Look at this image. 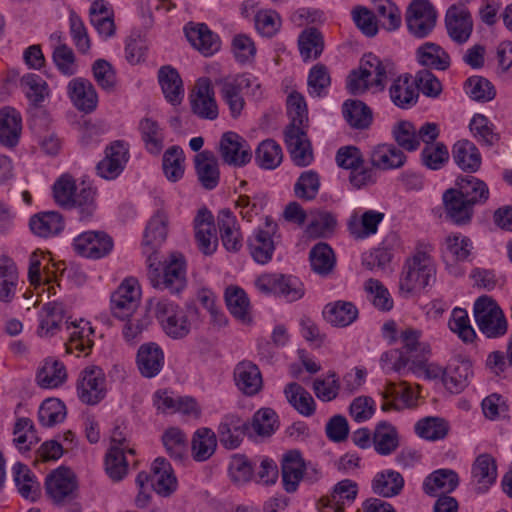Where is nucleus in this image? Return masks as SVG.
<instances>
[{
  "mask_svg": "<svg viewBox=\"0 0 512 512\" xmlns=\"http://www.w3.org/2000/svg\"><path fill=\"white\" fill-rule=\"evenodd\" d=\"M422 332L414 328H406L401 331L399 339L402 344L401 349L384 353L381 360L394 359L391 370L406 375L413 368H422L430 353L428 344L420 342Z\"/></svg>",
  "mask_w": 512,
  "mask_h": 512,
  "instance_id": "1",
  "label": "nucleus"
},
{
  "mask_svg": "<svg viewBox=\"0 0 512 512\" xmlns=\"http://www.w3.org/2000/svg\"><path fill=\"white\" fill-rule=\"evenodd\" d=\"M393 70V63L381 60L373 53L364 54L357 70H352L347 79V89L351 94L364 92L369 86L383 89L387 76Z\"/></svg>",
  "mask_w": 512,
  "mask_h": 512,
  "instance_id": "2",
  "label": "nucleus"
},
{
  "mask_svg": "<svg viewBox=\"0 0 512 512\" xmlns=\"http://www.w3.org/2000/svg\"><path fill=\"white\" fill-rule=\"evenodd\" d=\"M436 269L432 258L419 251L406 260L399 279V291L404 297H409L429 286L435 281Z\"/></svg>",
  "mask_w": 512,
  "mask_h": 512,
  "instance_id": "3",
  "label": "nucleus"
},
{
  "mask_svg": "<svg viewBox=\"0 0 512 512\" xmlns=\"http://www.w3.org/2000/svg\"><path fill=\"white\" fill-rule=\"evenodd\" d=\"M45 490L52 502L66 507V512H81L78 483L75 474L66 467H59L47 475Z\"/></svg>",
  "mask_w": 512,
  "mask_h": 512,
  "instance_id": "4",
  "label": "nucleus"
},
{
  "mask_svg": "<svg viewBox=\"0 0 512 512\" xmlns=\"http://www.w3.org/2000/svg\"><path fill=\"white\" fill-rule=\"evenodd\" d=\"M147 277L150 284L159 290H168L171 294H179L187 285L186 262L182 254H171L165 261L163 270L149 265Z\"/></svg>",
  "mask_w": 512,
  "mask_h": 512,
  "instance_id": "5",
  "label": "nucleus"
},
{
  "mask_svg": "<svg viewBox=\"0 0 512 512\" xmlns=\"http://www.w3.org/2000/svg\"><path fill=\"white\" fill-rule=\"evenodd\" d=\"M473 310L477 326L487 338H499L507 333L506 317L492 297L480 296L475 301Z\"/></svg>",
  "mask_w": 512,
  "mask_h": 512,
  "instance_id": "6",
  "label": "nucleus"
},
{
  "mask_svg": "<svg viewBox=\"0 0 512 512\" xmlns=\"http://www.w3.org/2000/svg\"><path fill=\"white\" fill-rule=\"evenodd\" d=\"M154 315L167 336L173 339L186 337L191 330L185 311L168 299L156 303Z\"/></svg>",
  "mask_w": 512,
  "mask_h": 512,
  "instance_id": "7",
  "label": "nucleus"
},
{
  "mask_svg": "<svg viewBox=\"0 0 512 512\" xmlns=\"http://www.w3.org/2000/svg\"><path fill=\"white\" fill-rule=\"evenodd\" d=\"M437 14L428 0H413L405 14L407 29L414 37H427L436 25Z\"/></svg>",
  "mask_w": 512,
  "mask_h": 512,
  "instance_id": "8",
  "label": "nucleus"
},
{
  "mask_svg": "<svg viewBox=\"0 0 512 512\" xmlns=\"http://www.w3.org/2000/svg\"><path fill=\"white\" fill-rule=\"evenodd\" d=\"M106 392V377L100 367H86L80 373L77 394L82 403L96 405L105 398Z\"/></svg>",
  "mask_w": 512,
  "mask_h": 512,
  "instance_id": "9",
  "label": "nucleus"
},
{
  "mask_svg": "<svg viewBox=\"0 0 512 512\" xmlns=\"http://www.w3.org/2000/svg\"><path fill=\"white\" fill-rule=\"evenodd\" d=\"M140 288L133 278L126 279L111 295V311L120 320L132 317L140 301Z\"/></svg>",
  "mask_w": 512,
  "mask_h": 512,
  "instance_id": "10",
  "label": "nucleus"
},
{
  "mask_svg": "<svg viewBox=\"0 0 512 512\" xmlns=\"http://www.w3.org/2000/svg\"><path fill=\"white\" fill-rule=\"evenodd\" d=\"M219 153L224 163L234 167H243L252 159V151L247 141L233 131L222 134Z\"/></svg>",
  "mask_w": 512,
  "mask_h": 512,
  "instance_id": "11",
  "label": "nucleus"
},
{
  "mask_svg": "<svg viewBox=\"0 0 512 512\" xmlns=\"http://www.w3.org/2000/svg\"><path fill=\"white\" fill-rule=\"evenodd\" d=\"M113 246L112 237L104 231H86L73 241L74 250L90 259H100L109 255Z\"/></svg>",
  "mask_w": 512,
  "mask_h": 512,
  "instance_id": "12",
  "label": "nucleus"
},
{
  "mask_svg": "<svg viewBox=\"0 0 512 512\" xmlns=\"http://www.w3.org/2000/svg\"><path fill=\"white\" fill-rule=\"evenodd\" d=\"M308 127L287 126L284 140L293 163L298 167H306L313 161L311 142L307 135Z\"/></svg>",
  "mask_w": 512,
  "mask_h": 512,
  "instance_id": "13",
  "label": "nucleus"
},
{
  "mask_svg": "<svg viewBox=\"0 0 512 512\" xmlns=\"http://www.w3.org/2000/svg\"><path fill=\"white\" fill-rule=\"evenodd\" d=\"M357 494V483L344 479L334 485L330 494L319 498L316 506L319 512H343L346 505L355 501Z\"/></svg>",
  "mask_w": 512,
  "mask_h": 512,
  "instance_id": "14",
  "label": "nucleus"
},
{
  "mask_svg": "<svg viewBox=\"0 0 512 512\" xmlns=\"http://www.w3.org/2000/svg\"><path fill=\"white\" fill-rule=\"evenodd\" d=\"M278 226L276 223L265 222L264 227H259L247 240V245L252 258L259 264L268 263L273 256L275 245L273 235Z\"/></svg>",
  "mask_w": 512,
  "mask_h": 512,
  "instance_id": "15",
  "label": "nucleus"
},
{
  "mask_svg": "<svg viewBox=\"0 0 512 512\" xmlns=\"http://www.w3.org/2000/svg\"><path fill=\"white\" fill-rule=\"evenodd\" d=\"M445 26L449 37L457 44L468 41L473 31V19L464 6L452 5L445 15Z\"/></svg>",
  "mask_w": 512,
  "mask_h": 512,
  "instance_id": "16",
  "label": "nucleus"
},
{
  "mask_svg": "<svg viewBox=\"0 0 512 512\" xmlns=\"http://www.w3.org/2000/svg\"><path fill=\"white\" fill-rule=\"evenodd\" d=\"M192 112L202 119L214 120L218 117V107L214 98V90L208 78L197 81L191 95Z\"/></svg>",
  "mask_w": 512,
  "mask_h": 512,
  "instance_id": "17",
  "label": "nucleus"
},
{
  "mask_svg": "<svg viewBox=\"0 0 512 512\" xmlns=\"http://www.w3.org/2000/svg\"><path fill=\"white\" fill-rule=\"evenodd\" d=\"M67 93L73 105L84 113H91L97 108L98 95L93 84L85 78L72 79L67 86Z\"/></svg>",
  "mask_w": 512,
  "mask_h": 512,
  "instance_id": "18",
  "label": "nucleus"
},
{
  "mask_svg": "<svg viewBox=\"0 0 512 512\" xmlns=\"http://www.w3.org/2000/svg\"><path fill=\"white\" fill-rule=\"evenodd\" d=\"M165 356L162 348L155 342L142 344L136 355V364L145 378L157 376L164 366Z\"/></svg>",
  "mask_w": 512,
  "mask_h": 512,
  "instance_id": "19",
  "label": "nucleus"
},
{
  "mask_svg": "<svg viewBox=\"0 0 512 512\" xmlns=\"http://www.w3.org/2000/svg\"><path fill=\"white\" fill-rule=\"evenodd\" d=\"M447 217L457 225H465L473 216V205L456 188L447 189L442 196Z\"/></svg>",
  "mask_w": 512,
  "mask_h": 512,
  "instance_id": "20",
  "label": "nucleus"
},
{
  "mask_svg": "<svg viewBox=\"0 0 512 512\" xmlns=\"http://www.w3.org/2000/svg\"><path fill=\"white\" fill-rule=\"evenodd\" d=\"M217 226L224 248L229 252H238L243 238L235 215L229 209H222L217 215Z\"/></svg>",
  "mask_w": 512,
  "mask_h": 512,
  "instance_id": "21",
  "label": "nucleus"
},
{
  "mask_svg": "<svg viewBox=\"0 0 512 512\" xmlns=\"http://www.w3.org/2000/svg\"><path fill=\"white\" fill-rule=\"evenodd\" d=\"M306 466L298 450L284 454L281 462L282 483L286 492L294 493L304 477Z\"/></svg>",
  "mask_w": 512,
  "mask_h": 512,
  "instance_id": "22",
  "label": "nucleus"
},
{
  "mask_svg": "<svg viewBox=\"0 0 512 512\" xmlns=\"http://www.w3.org/2000/svg\"><path fill=\"white\" fill-rule=\"evenodd\" d=\"M234 380L237 388L247 396L256 395L263 386L261 372L251 361H242L236 365Z\"/></svg>",
  "mask_w": 512,
  "mask_h": 512,
  "instance_id": "23",
  "label": "nucleus"
},
{
  "mask_svg": "<svg viewBox=\"0 0 512 512\" xmlns=\"http://www.w3.org/2000/svg\"><path fill=\"white\" fill-rule=\"evenodd\" d=\"M151 471L153 490L160 496H170L177 488L171 464L164 457H157L151 465Z\"/></svg>",
  "mask_w": 512,
  "mask_h": 512,
  "instance_id": "24",
  "label": "nucleus"
},
{
  "mask_svg": "<svg viewBox=\"0 0 512 512\" xmlns=\"http://www.w3.org/2000/svg\"><path fill=\"white\" fill-rule=\"evenodd\" d=\"M220 84L222 99L228 105L231 116L238 118L245 106V101L241 93L245 92V86L249 84V81L237 75L222 80Z\"/></svg>",
  "mask_w": 512,
  "mask_h": 512,
  "instance_id": "25",
  "label": "nucleus"
},
{
  "mask_svg": "<svg viewBox=\"0 0 512 512\" xmlns=\"http://www.w3.org/2000/svg\"><path fill=\"white\" fill-rule=\"evenodd\" d=\"M195 170L202 187L212 190L217 187L220 180L218 160L213 152L204 150L194 159Z\"/></svg>",
  "mask_w": 512,
  "mask_h": 512,
  "instance_id": "26",
  "label": "nucleus"
},
{
  "mask_svg": "<svg viewBox=\"0 0 512 512\" xmlns=\"http://www.w3.org/2000/svg\"><path fill=\"white\" fill-rule=\"evenodd\" d=\"M473 482L476 484L478 493L486 492L496 481L497 466L495 459L487 453L479 455L471 469Z\"/></svg>",
  "mask_w": 512,
  "mask_h": 512,
  "instance_id": "27",
  "label": "nucleus"
},
{
  "mask_svg": "<svg viewBox=\"0 0 512 512\" xmlns=\"http://www.w3.org/2000/svg\"><path fill=\"white\" fill-rule=\"evenodd\" d=\"M459 485L458 474L451 469H438L429 474L423 482V491L429 496H438V492L447 495Z\"/></svg>",
  "mask_w": 512,
  "mask_h": 512,
  "instance_id": "28",
  "label": "nucleus"
},
{
  "mask_svg": "<svg viewBox=\"0 0 512 512\" xmlns=\"http://www.w3.org/2000/svg\"><path fill=\"white\" fill-rule=\"evenodd\" d=\"M22 119L14 108L4 107L0 110V143L8 148L15 147L20 138Z\"/></svg>",
  "mask_w": 512,
  "mask_h": 512,
  "instance_id": "29",
  "label": "nucleus"
},
{
  "mask_svg": "<svg viewBox=\"0 0 512 512\" xmlns=\"http://www.w3.org/2000/svg\"><path fill=\"white\" fill-rule=\"evenodd\" d=\"M473 375L469 360H453L444 369V385L452 393H460L467 387Z\"/></svg>",
  "mask_w": 512,
  "mask_h": 512,
  "instance_id": "30",
  "label": "nucleus"
},
{
  "mask_svg": "<svg viewBox=\"0 0 512 512\" xmlns=\"http://www.w3.org/2000/svg\"><path fill=\"white\" fill-rule=\"evenodd\" d=\"M406 159L404 152L393 144H379L370 154L372 166L381 170L400 168Z\"/></svg>",
  "mask_w": 512,
  "mask_h": 512,
  "instance_id": "31",
  "label": "nucleus"
},
{
  "mask_svg": "<svg viewBox=\"0 0 512 512\" xmlns=\"http://www.w3.org/2000/svg\"><path fill=\"white\" fill-rule=\"evenodd\" d=\"M158 81L165 99L174 106L179 105L184 96V88L178 71L170 65L162 66L158 71Z\"/></svg>",
  "mask_w": 512,
  "mask_h": 512,
  "instance_id": "32",
  "label": "nucleus"
},
{
  "mask_svg": "<svg viewBox=\"0 0 512 512\" xmlns=\"http://www.w3.org/2000/svg\"><path fill=\"white\" fill-rule=\"evenodd\" d=\"M403 476L392 469L376 473L371 482L372 491L384 498L398 496L404 488Z\"/></svg>",
  "mask_w": 512,
  "mask_h": 512,
  "instance_id": "33",
  "label": "nucleus"
},
{
  "mask_svg": "<svg viewBox=\"0 0 512 512\" xmlns=\"http://www.w3.org/2000/svg\"><path fill=\"white\" fill-rule=\"evenodd\" d=\"M29 226L35 235L47 238L62 232L65 222L59 212L46 211L33 215L30 218Z\"/></svg>",
  "mask_w": 512,
  "mask_h": 512,
  "instance_id": "34",
  "label": "nucleus"
},
{
  "mask_svg": "<svg viewBox=\"0 0 512 512\" xmlns=\"http://www.w3.org/2000/svg\"><path fill=\"white\" fill-rule=\"evenodd\" d=\"M452 158L463 171L473 173L481 166V154L478 148L469 140L457 141L452 147Z\"/></svg>",
  "mask_w": 512,
  "mask_h": 512,
  "instance_id": "35",
  "label": "nucleus"
},
{
  "mask_svg": "<svg viewBox=\"0 0 512 512\" xmlns=\"http://www.w3.org/2000/svg\"><path fill=\"white\" fill-rule=\"evenodd\" d=\"M373 447L381 456L394 453L399 447V434L396 427L388 421H380L373 432Z\"/></svg>",
  "mask_w": 512,
  "mask_h": 512,
  "instance_id": "36",
  "label": "nucleus"
},
{
  "mask_svg": "<svg viewBox=\"0 0 512 512\" xmlns=\"http://www.w3.org/2000/svg\"><path fill=\"white\" fill-rule=\"evenodd\" d=\"M383 219L384 213L376 210H366L360 219L354 213L348 220V230L356 239H363L375 234Z\"/></svg>",
  "mask_w": 512,
  "mask_h": 512,
  "instance_id": "37",
  "label": "nucleus"
},
{
  "mask_svg": "<svg viewBox=\"0 0 512 512\" xmlns=\"http://www.w3.org/2000/svg\"><path fill=\"white\" fill-rule=\"evenodd\" d=\"M455 188L473 206L476 204H484L489 198V188L487 184L472 175L457 177Z\"/></svg>",
  "mask_w": 512,
  "mask_h": 512,
  "instance_id": "38",
  "label": "nucleus"
},
{
  "mask_svg": "<svg viewBox=\"0 0 512 512\" xmlns=\"http://www.w3.org/2000/svg\"><path fill=\"white\" fill-rule=\"evenodd\" d=\"M185 35L191 45L206 56L212 55L220 47L218 37L205 24L185 27Z\"/></svg>",
  "mask_w": 512,
  "mask_h": 512,
  "instance_id": "39",
  "label": "nucleus"
},
{
  "mask_svg": "<svg viewBox=\"0 0 512 512\" xmlns=\"http://www.w3.org/2000/svg\"><path fill=\"white\" fill-rule=\"evenodd\" d=\"M217 437L215 432L207 427L197 429L192 437V457L197 462L208 460L216 451Z\"/></svg>",
  "mask_w": 512,
  "mask_h": 512,
  "instance_id": "40",
  "label": "nucleus"
},
{
  "mask_svg": "<svg viewBox=\"0 0 512 512\" xmlns=\"http://www.w3.org/2000/svg\"><path fill=\"white\" fill-rule=\"evenodd\" d=\"M226 306L233 317L242 323H250V301L246 292L238 286H228L225 290Z\"/></svg>",
  "mask_w": 512,
  "mask_h": 512,
  "instance_id": "41",
  "label": "nucleus"
},
{
  "mask_svg": "<svg viewBox=\"0 0 512 512\" xmlns=\"http://www.w3.org/2000/svg\"><path fill=\"white\" fill-rule=\"evenodd\" d=\"M95 196V189L82 182L72 197V203L68 209H75L80 221H89L93 218L97 208Z\"/></svg>",
  "mask_w": 512,
  "mask_h": 512,
  "instance_id": "42",
  "label": "nucleus"
},
{
  "mask_svg": "<svg viewBox=\"0 0 512 512\" xmlns=\"http://www.w3.org/2000/svg\"><path fill=\"white\" fill-rule=\"evenodd\" d=\"M418 91L411 77L405 75L396 79L390 87V98L392 102L402 108L407 109L417 103Z\"/></svg>",
  "mask_w": 512,
  "mask_h": 512,
  "instance_id": "43",
  "label": "nucleus"
},
{
  "mask_svg": "<svg viewBox=\"0 0 512 512\" xmlns=\"http://www.w3.org/2000/svg\"><path fill=\"white\" fill-rule=\"evenodd\" d=\"M323 317L337 327H346L358 317V309L352 302L337 301L324 307Z\"/></svg>",
  "mask_w": 512,
  "mask_h": 512,
  "instance_id": "44",
  "label": "nucleus"
},
{
  "mask_svg": "<svg viewBox=\"0 0 512 512\" xmlns=\"http://www.w3.org/2000/svg\"><path fill=\"white\" fill-rule=\"evenodd\" d=\"M14 482L18 492L25 499L35 501L40 494V483L37 481L29 467L21 462H17L13 468Z\"/></svg>",
  "mask_w": 512,
  "mask_h": 512,
  "instance_id": "45",
  "label": "nucleus"
},
{
  "mask_svg": "<svg viewBox=\"0 0 512 512\" xmlns=\"http://www.w3.org/2000/svg\"><path fill=\"white\" fill-rule=\"evenodd\" d=\"M284 394L289 404L301 415L312 416L316 404L311 394L300 384L291 382L284 388Z\"/></svg>",
  "mask_w": 512,
  "mask_h": 512,
  "instance_id": "46",
  "label": "nucleus"
},
{
  "mask_svg": "<svg viewBox=\"0 0 512 512\" xmlns=\"http://www.w3.org/2000/svg\"><path fill=\"white\" fill-rule=\"evenodd\" d=\"M65 318V308L63 303L51 301L45 303L41 308L40 335L53 336L59 331L63 319Z\"/></svg>",
  "mask_w": 512,
  "mask_h": 512,
  "instance_id": "47",
  "label": "nucleus"
},
{
  "mask_svg": "<svg viewBox=\"0 0 512 512\" xmlns=\"http://www.w3.org/2000/svg\"><path fill=\"white\" fill-rule=\"evenodd\" d=\"M309 261L313 272L320 276H327L335 267L336 257L327 243L320 242L311 248Z\"/></svg>",
  "mask_w": 512,
  "mask_h": 512,
  "instance_id": "48",
  "label": "nucleus"
},
{
  "mask_svg": "<svg viewBox=\"0 0 512 512\" xmlns=\"http://www.w3.org/2000/svg\"><path fill=\"white\" fill-rule=\"evenodd\" d=\"M300 55L304 62L316 60L324 49L322 33L315 27H310L301 32L298 38Z\"/></svg>",
  "mask_w": 512,
  "mask_h": 512,
  "instance_id": "49",
  "label": "nucleus"
},
{
  "mask_svg": "<svg viewBox=\"0 0 512 512\" xmlns=\"http://www.w3.org/2000/svg\"><path fill=\"white\" fill-rule=\"evenodd\" d=\"M343 116L347 123L356 129H366L372 123V111L361 100L349 99L343 104Z\"/></svg>",
  "mask_w": 512,
  "mask_h": 512,
  "instance_id": "50",
  "label": "nucleus"
},
{
  "mask_svg": "<svg viewBox=\"0 0 512 512\" xmlns=\"http://www.w3.org/2000/svg\"><path fill=\"white\" fill-rule=\"evenodd\" d=\"M168 218L163 210H158L149 220L144 231L143 245L155 250L167 237Z\"/></svg>",
  "mask_w": 512,
  "mask_h": 512,
  "instance_id": "51",
  "label": "nucleus"
},
{
  "mask_svg": "<svg viewBox=\"0 0 512 512\" xmlns=\"http://www.w3.org/2000/svg\"><path fill=\"white\" fill-rule=\"evenodd\" d=\"M67 378L65 365L55 359L48 358L39 369L36 380L42 388H56L62 385Z\"/></svg>",
  "mask_w": 512,
  "mask_h": 512,
  "instance_id": "52",
  "label": "nucleus"
},
{
  "mask_svg": "<svg viewBox=\"0 0 512 512\" xmlns=\"http://www.w3.org/2000/svg\"><path fill=\"white\" fill-rule=\"evenodd\" d=\"M417 59L423 66L442 71L450 66L448 53L441 46L433 42H426L417 49Z\"/></svg>",
  "mask_w": 512,
  "mask_h": 512,
  "instance_id": "53",
  "label": "nucleus"
},
{
  "mask_svg": "<svg viewBox=\"0 0 512 512\" xmlns=\"http://www.w3.org/2000/svg\"><path fill=\"white\" fill-rule=\"evenodd\" d=\"M139 131L146 150L158 155L164 147V136L158 122L152 118H143L139 122Z\"/></svg>",
  "mask_w": 512,
  "mask_h": 512,
  "instance_id": "54",
  "label": "nucleus"
},
{
  "mask_svg": "<svg viewBox=\"0 0 512 512\" xmlns=\"http://www.w3.org/2000/svg\"><path fill=\"white\" fill-rule=\"evenodd\" d=\"M283 158L281 146L273 139L262 141L255 151V161L259 167L267 170L277 168Z\"/></svg>",
  "mask_w": 512,
  "mask_h": 512,
  "instance_id": "55",
  "label": "nucleus"
},
{
  "mask_svg": "<svg viewBox=\"0 0 512 512\" xmlns=\"http://www.w3.org/2000/svg\"><path fill=\"white\" fill-rule=\"evenodd\" d=\"M184 161V152L179 146H172L164 152L162 169L170 182H177L183 177Z\"/></svg>",
  "mask_w": 512,
  "mask_h": 512,
  "instance_id": "56",
  "label": "nucleus"
},
{
  "mask_svg": "<svg viewBox=\"0 0 512 512\" xmlns=\"http://www.w3.org/2000/svg\"><path fill=\"white\" fill-rule=\"evenodd\" d=\"M162 443L167 454L174 460L182 461L187 454L186 434L177 427H170L162 435Z\"/></svg>",
  "mask_w": 512,
  "mask_h": 512,
  "instance_id": "57",
  "label": "nucleus"
},
{
  "mask_svg": "<svg viewBox=\"0 0 512 512\" xmlns=\"http://www.w3.org/2000/svg\"><path fill=\"white\" fill-rule=\"evenodd\" d=\"M67 324V329L73 328V331L70 333L69 340L66 343V351L67 353H72L74 350L79 351L80 353H85L87 355L93 346V341L89 338L90 334L94 333L92 327H85L88 323H84V326H80V324H76L71 322Z\"/></svg>",
  "mask_w": 512,
  "mask_h": 512,
  "instance_id": "58",
  "label": "nucleus"
},
{
  "mask_svg": "<svg viewBox=\"0 0 512 512\" xmlns=\"http://www.w3.org/2000/svg\"><path fill=\"white\" fill-rule=\"evenodd\" d=\"M66 406L57 398L44 400L38 410V420L44 427H53L66 418Z\"/></svg>",
  "mask_w": 512,
  "mask_h": 512,
  "instance_id": "59",
  "label": "nucleus"
},
{
  "mask_svg": "<svg viewBox=\"0 0 512 512\" xmlns=\"http://www.w3.org/2000/svg\"><path fill=\"white\" fill-rule=\"evenodd\" d=\"M448 423L439 417H425L415 424V433L426 440L437 441L448 434Z\"/></svg>",
  "mask_w": 512,
  "mask_h": 512,
  "instance_id": "60",
  "label": "nucleus"
},
{
  "mask_svg": "<svg viewBox=\"0 0 512 512\" xmlns=\"http://www.w3.org/2000/svg\"><path fill=\"white\" fill-rule=\"evenodd\" d=\"M392 136L397 145L408 152L416 151L420 146L416 127L410 121L397 122L392 128Z\"/></svg>",
  "mask_w": 512,
  "mask_h": 512,
  "instance_id": "61",
  "label": "nucleus"
},
{
  "mask_svg": "<svg viewBox=\"0 0 512 512\" xmlns=\"http://www.w3.org/2000/svg\"><path fill=\"white\" fill-rule=\"evenodd\" d=\"M255 464L243 454L231 457L228 472L231 480L236 484H246L254 478Z\"/></svg>",
  "mask_w": 512,
  "mask_h": 512,
  "instance_id": "62",
  "label": "nucleus"
},
{
  "mask_svg": "<svg viewBox=\"0 0 512 512\" xmlns=\"http://www.w3.org/2000/svg\"><path fill=\"white\" fill-rule=\"evenodd\" d=\"M449 161V151L442 142L428 143L421 151V163L430 170H440Z\"/></svg>",
  "mask_w": 512,
  "mask_h": 512,
  "instance_id": "63",
  "label": "nucleus"
},
{
  "mask_svg": "<svg viewBox=\"0 0 512 512\" xmlns=\"http://www.w3.org/2000/svg\"><path fill=\"white\" fill-rule=\"evenodd\" d=\"M464 89L472 100L478 102H488L496 96L493 84L482 76L468 78L464 83Z\"/></svg>",
  "mask_w": 512,
  "mask_h": 512,
  "instance_id": "64",
  "label": "nucleus"
}]
</instances>
